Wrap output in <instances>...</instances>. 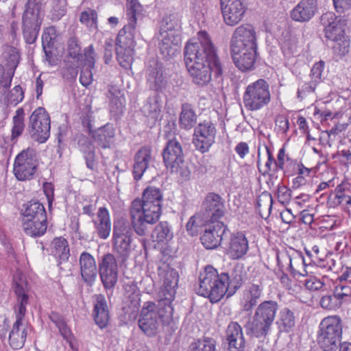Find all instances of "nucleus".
Listing matches in <instances>:
<instances>
[{
    "label": "nucleus",
    "mask_w": 351,
    "mask_h": 351,
    "mask_svg": "<svg viewBox=\"0 0 351 351\" xmlns=\"http://www.w3.org/2000/svg\"><path fill=\"white\" fill-rule=\"evenodd\" d=\"M143 5L138 0H127L126 16L129 23H136L137 19L143 15Z\"/></svg>",
    "instance_id": "obj_47"
},
{
    "label": "nucleus",
    "mask_w": 351,
    "mask_h": 351,
    "mask_svg": "<svg viewBox=\"0 0 351 351\" xmlns=\"http://www.w3.org/2000/svg\"><path fill=\"white\" fill-rule=\"evenodd\" d=\"M29 287L25 281L16 282L14 292L17 298V308H15L16 321L9 334V344L14 350L21 349L26 341L29 327L24 322L26 305L29 301Z\"/></svg>",
    "instance_id": "obj_3"
},
{
    "label": "nucleus",
    "mask_w": 351,
    "mask_h": 351,
    "mask_svg": "<svg viewBox=\"0 0 351 351\" xmlns=\"http://www.w3.org/2000/svg\"><path fill=\"white\" fill-rule=\"evenodd\" d=\"M184 58L193 82L199 86H205L210 81L212 72L217 77L222 75L223 68L216 48L205 31L198 32L197 40H191L186 44Z\"/></svg>",
    "instance_id": "obj_1"
},
{
    "label": "nucleus",
    "mask_w": 351,
    "mask_h": 351,
    "mask_svg": "<svg viewBox=\"0 0 351 351\" xmlns=\"http://www.w3.org/2000/svg\"><path fill=\"white\" fill-rule=\"evenodd\" d=\"M82 123L84 128H86L88 132H91L93 128L94 122L93 112L89 106H86L83 110L81 116Z\"/></svg>",
    "instance_id": "obj_58"
},
{
    "label": "nucleus",
    "mask_w": 351,
    "mask_h": 351,
    "mask_svg": "<svg viewBox=\"0 0 351 351\" xmlns=\"http://www.w3.org/2000/svg\"><path fill=\"white\" fill-rule=\"evenodd\" d=\"M9 101L12 104H17L22 101L24 97V93L20 86H16L9 94Z\"/></svg>",
    "instance_id": "obj_64"
},
{
    "label": "nucleus",
    "mask_w": 351,
    "mask_h": 351,
    "mask_svg": "<svg viewBox=\"0 0 351 351\" xmlns=\"http://www.w3.org/2000/svg\"><path fill=\"white\" fill-rule=\"evenodd\" d=\"M146 79L150 89L160 91L165 88L167 77L164 75L162 64L157 60L150 62L146 71Z\"/></svg>",
    "instance_id": "obj_22"
},
{
    "label": "nucleus",
    "mask_w": 351,
    "mask_h": 351,
    "mask_svg": "<svg viewBox=\"0 0 351 351\" xmlns=\"http://www.w3.org/2000/svg\"><path fill=\"white\" fill-rule=\"evenodd\" d=\"M273 199L270 194H263L257 199L256 209L262 217H268L272 209Z\"/></svg>",
    "instance_id": "obj_50"
},
{
    "label": "nucleus",
    "mask_w": 351,
    "mask_h": 351,
    "mask_svg": "<svg viewBox=\"0 0 351 351\" xmlns=\"http://www.w3.org/2000/svg\"><path fill=\"white\" fill-rule=\"evenodd\" d=\"M228 279L226 272L219 274L215 268L208 265L199 276L197 293L208 298L212 303L217 302L227 294L225 282Z\"/></svg>",
    "instance_id": "obj_4"
},
{
    "label": "nucleus",
    "mask_w": 351,
    "mask_h": 351,
    "mask_svg": "<svg viewBox=\"0 0 351 351\" xmlns=\"http://www.w3.org/2000/svg\"><path fill=\"white\" fill-rule=\"evenodd\" d=\"M132 226V222L124 218H120L114 221L112 250L120 267L125 265L133 250Z\"/></svg>",
    "instance_id": "obj_5"
},
{
    "label": "nucleus",
    "mask_w": 351,
    "mask_h": 351,
    "mask_svg": "<svg viewBox=\"0 0 351 351\" xmlns=\"http://www.w3.org/2000/svg\"><path fill=\"white\" fill-rule=\"evenodd\" d=\"M248 241L245 236L241 232L234 234L230 241L228 254L233 260L242 258L248 250Z\"/></svg>",
    "instance_id": "obj_30"
},
{
    "label": "nucleus",
    "mask_w": 351,
    "mask_h": 351,
    "mask_svg": "<svg viewBox=\"0 0 351 351\" xmlns=\"http://www.w3.org/2000/svg\"><path fill=\"white\" fill-rule=\"evenodd\" d=\"M42 6V0H28L23 19L34 21H42L40 15Z\"/></svg>",
    "instance_id": "obj_45"
},
{
    "label": "nucleus",
    "mask_w": 351,
    "mask_h": 351,
    "mask_svg": "<svg viewBox=\"0 0 351 351\" xmlns=\"http://www.w3.org/2000/svg\"><path fill=\"white\" fill-rule=\"evenodd\" d=\"M271 326L253 316L252 320L247 321L244 328L247 336L256 338H265L271 330Z\"/></svg>",
    "instance_id": "obj_34"
},
{
    "label": "nucleus",
    "mask_w": 351,
    "mask_h": 351,
    "mask_svg": "<svg viewBox=\"0 0 351 351\" xmlns=\"http://www.w3.org/2000/svg\"><path fill=\"white\" fill-rule=\"evenodd\" d=\"M22 219L46 217L47 213L44 206L38 201L32 200L23 205L21 209Z\"/></svg>",
    "instance_id": "obj_40"
},
{
    "label": "nucleus",
    "mask_w": 351,
    "mask_h": 351,
    "mask_svg": "<svg viewBox=\"0 0 351 351\" xmlns=\"http://www.w3.org/2000/svg\"><path fill=\"white\" fill-rule=\"evenodd\" d=\"M8 57H10L8 59L9 69L7 71H5L4 67L0 64V88H8L10 86L14 74V70L18 65L20 56L15 49H12Z\"/></svg>",
    "instance_id": "obj_31"
},
{
    "label": "nucleus",
    "mask_w": 351,
    "mask_h": 351,
    "mask_svg": "<svg viewBox=\"0 0 351 351\" xmlns=\"http://www.w3.org/2000/svg\"><path fill=\"white\" fill-rule=\"evenodd\" d=\"M22 226L24 232L33 237L43 235L47 228V217L43 218L22 219Z\"/></svg>",
    "instance_id": "obj_32"
},
{
    "label": "nucleus",
    "mask_w": 351,
    "mask_h": 351,
    "mask_svg": "<svg viewBox=\"0 0 351 351\" xmlns=\"http://www.w3.org/2000/svg\"><path fill=\"white\" fill-rule=\"evenodd\" d=\"M56 38V31L53 27H49L45 29L42 35V45L43 49H50L54 44Z\"/></svg>",
    "instance_id": "obj_57"
},
{
    "label": "nucleus",
    "mask_w": 351,
    "mask_h": 351,
    "mask_svg": "<svg viewBox=\"0 0 351 351\" xmlns=\"http://www.w3.org/2000/svg\"><path fill=\"white\" fill-rule=\"evenodd\" d=\"M217 130L215 125L204 121L195 128L193 143L195 148L202 153L208 152L215 141Z\"/></svg>",
    "instance_id": "obj_14"
},
{
    "label": "nucleus",
    "mask_w": 351,
    "mask_h": 351,
    "mask_svg": "<svg viewBox=\"0 0 351 351\" xmlns=\"http://www.w3.org/2000/svg\"><path fill=\"white\" fill-rule=\"evenodd\" d=\"M228 344L227 351H245V339L244 337L226 341Z\"/></svg>",
    "instance_id": "obj_61"
},
{
    "label": "nucleus",
    "mask_w": 351,
    "mask_h": 351,
    "mask_svg": "<svg viewBox=\"0 0 351 351\" xmlns=\"http://www.w3.org/2000/svg\"><path fill=\"white\" fill-rule=\"evenodd\" d=\"M244 337L243 328L237 322H230L225 331L226 341Z\"/></svg>",
    "instance_id": "obj_54"
},
{
    "label": "nucleus",
    "mask_w": 351,
    "mask_h": 351,
    "mask_svg": "<svg viewBox=\"0 0 351 351\" xmlns=\"http://www.w3.org/2000/svg\"><path fill=\"white\" fill-rule=\"evenodd\" d=\"M114 134L113 126L108 123L99 128L94 134L93 138L98 145L106 149L110 147L114 137Z\"/></svg>",
    "instance_id": "obj_41"
},
{
    "label": "nucleus",
    "mask_w": 351,
    "mask_h": 351,
    "mask_svg": "<svg viewBox=\"0 0 351 351\" xmlns=\"http://www.w3.org/2000/svg\"><path fill=\"white\" fill-rule=\"evenodd\" d=\"M235 66L242 71L252 70L256 60L257 49H245L237 54L230 51Z\"/></svg>",
    "instance_id": "obj_28"
},
{
    "label": "nucleus",
    "mask_w": 351,
    "mask_h": 351,
    "mask_svg": "<svg viewBox=\"0 0 351 351\" xmlns=\"http://www.w3.org/2000/svg\"><path fill=\"white\" fill-rule=\"evenodd\" d=\"M38 166V161L36 151L27 148L16 156L13 173L19 181L30 180L33 179Z\"/></svg>",
    "instance_id": "obj_11"
},
{
    "label": "nucleus",
    "mask_w": 351,
    "mask_h": 351,
    "mask_svg": "<svg viewBox=\"0 0 351 351\" xmlns=\"http://www.w3.org/2000/svg\"><path fill=\"white\" fill-rule=\"evenodd\" d=\"M342 335L341 319L338 316L325 317L319 324L317 343L324 351L340 349Z\"/></svg>",
    "instance_id": "obj_6"
},
{
    "label": "nucleus",
    "mask_w": 351,
    "mask_h": 351,
    "mask_svg": "<svg viewBox=\"0 0 351 351\" xmlns=\"http://www.w3.org/2000/svg\"><path fill=\"white\" fill-rule=\"evenodd\" d=\"M92 222L97 236L100 239H106L109 237L111 231V222L110 213L106 207L99 208L96 217L93 218Z\"/></svg>",
    "instance_id": "obj_25"
},
{
    "label": "nucleus",
    "mask_w": 351,
    "mask_h": 351,
    "mask_svg": "<svg viewBox=\"0 0 351 351\" xmlns=\"http://www.w3.org/2000/svg\"><path fill=\"white\" fill-rule=\"evenodd\" d=\"M181 27V19L178 13L165 15L160 24L161 30L165 32L179 30Z\"/></svg>",
    "instance_id": "obj_46"
},
{
    "label": "nucleus",
    "mask_w": 351,
    "mask_h": 351,
    "mask_svg": "<svg viewBox=\"0 0 351 351\" xmlns=\"http://www.w3.org/2000/svg\"><path fill=\"white\" fill-rule=\"evenodd\" d=\"M94 298V319L100 328H104L107 326L110 318L107 300L101 294L95 295Z\"/></svg>",
    "instance_id": "obj_27"
},
{
    "label": "nucleus",
    "mask_w": 351,
    "mask_h": 351,
    "mask_svg": "<svg viewBox=\"0 0 351 351\" xmlns=\"http://www.w3.org/2000/svg\"><path fill=\"white\" fill-rule=\"evenodd\" d=\"M282 257L287 261L288 268L293 276H305L308 274L307 265L301 252L290 248Z\"/></svg>",
    "instance_id": "obj_23"
},
{
    "label": "nucleus",
    "mask_w": 351,
    "mask_h": 351,
    "mask_svg": "<svg viewBox=\"0 0 351 351\" xmlns=\"http://www.w3.org/2000/svg\"><path fill=\"white\" fill-rule=\"evenodd\" d=\"M154 234L158 242L170 241L173 236L171 228L167 221H161L158 223L154 229Z\"/></svg>",
    "instance_id": "obj_51"
},
{
    "label": "nucleus",
    "mask_w": 351,
    "mask_h": 351,
    "mask_svg": "<svg viewBox=\"0 0 351 351\" xmlns=\"http://www.w3.org/2000/svg\"><path fill=\"white\" fill-rule=\"evenodd\" d=\"M295 313L286 307L280 311L276 324L280 332H289L295 327Z\"/></svg>",
    "instance_id": "obj_36"
},
{
    "label": "nucleus",
    "mask_w": 351,
    "mask_h": 351,
    "mask_svg": "<svg viewBox=\"0 0 351 351\" xmlns=\"http://www.w3.org/2000/svg\"><path fill=\"white\" fill-rule=\"evenodd\" d=\"M162 159L165 166L170 171H178L180 165H183L184 160L182 146L176 138L167 142L162 151Z\"/></svg>",
    "instance_id": "obj_18"
},
{
    "label": "nucleus",
    "mask_w": 351,
    "mask_h": 351,
    "mask_svg": "<svg viewBox=\"0 0 351 351\" xmlns=\"http://www.w3.org/2000/svg\"><path fill=\"white\" fill-rule=\"evenodd\" d=\"M134 159L140 162L144 166L148 168L149 162L152 159V150L149 147H143L136 152Z\"/></svg>",
    "instance_id": "obj_59"
},
{
    "label": "nucleus",
    "mask_w": 351,
    "mask_h": 351,
    "mask_svg": "<svg viewBox=\"0 0 351 351\" xmlns=\"http://www.w3.org/2000/svg\"><path fill=\"white\" fill-rule=\"evenodd\" d=\"M334 292L342 303L348 297L351 296V287L347 285H339L335 287Z\"/></svg>",
    "instance_id": "obj_62"
},
{
    "label": "nucleus",
    "mask_w": 351,
    "mask_h": 351,
    "mask_svg": "<svg viewBox=\"0 0 351 351\" xmlns=\"http://www.w3.org/2000/svg\"><path fill=\"white\" fill-rule=\"evenodd\" d=\"M162 104L158 95H154L147 98L142 107L143 113L152 120L154 123L161 119Z\"/></svg>",
    "instance_id": "obj_37"
},
{
    "label": "nucleus",
    "mask_w": 351,
    "mask_h": 351,
    "mask_svg": "<svg viewBox=\"0 0 351 351\" xmlns=\"http://www.w3.org/2000/svg\"><path fill=\"white\" fill-rule=\"evenodd\" d=\"M325 67V62L320 60L316 62L312 67L310 73L311 80L319 84L322 81V75Z\"/></svg>",
    "instance_id": "obj_60"
},
{
    "label": "nucleus",
    "mask_w": 351,
    "mask_h": 351,
    "mask_svg": "<svg viewBox=\"0 0 351 351\" xmlns=\"http://www.w3.org/2000/svg\"><path fill=\"white\" fill-rule=\"evenodd\" d=\"M93 54L94 51L92 47H90L84 53L85 65L83 66L81 71L80 81V83L85 87H87L88 85H90L93 81V73L91 69L93 68L95 64Z\"/></svg>",
    "instance_id": "obj_39"
},
{
    "label": "nucleus",
    "mask_w": 351,
    "mask_h": 351,
    "mask_svg": "<svg viewBox=\"0 0 351 351\" xmlns=\"http://www.w3.org/2000/svg\"><path fill=\"white\" fill-rule=\"evenodd\" d=\"M319 304L324 309L335 311L340 308L342 304L335 294V292H333V294L322 295L320 298Z\"/></svg>",
    "instance_id": "obj_53"
},
{
    "label": "nucleus",
    "mask_w": 351,
    "mask_h": 351,
    "mask_svg": "<svg viewBox=\"0 0 351 351\" xmlns=\"http://www.w3.org/2000/svg\"><path fill=\"white\" fill-rule=\"evenodd\" d=\"M53 17L59 20L66 13V1L64 0H58L52 8Z\"/></svg>",
    "instance_id": "obj_63"
},
{
    "label": "nucleus",
    "mask_w": 351,
    "mask_h": 351,
    "mask_svg": "<svg viewBox=\"0 0 351 351\" xmlns=\"http://www.w3.org/2000/svg\"><path fill=\"white\" fill-rule=\"evenodd\" d=\"M79 264L82 280L86 285H92L97 274L95 258L90 253L83 252L80 256Z\"/></svg>",
    "instance_id": "obj_24"
},
{
    "label": "nucleus",
    "mask_w": 351,
    "mask_h": 351,
    "mask_svg": "<svg viewBox=\"0 0 351 351\" xmlns=\"http://www.w3.org/2000/svg\"><path fill=\"white\" fill-rule=\"evenodd\" d=\"M158 308L154 302H147L141 310L138 326L141 330L147 336L155 335L160 326V321H167L172 318L173 313L168 316L166 305H160L158 302Z\"/></svg>",
    "instance_id": "obj_7"
},
{
    "label": "nucleus",
    "mask_w": 351,
    "mask_h": 351,
    "mask_svg": "<svg viewBox=\"0 0 351 351\" xmlns=\"http://www.w3.org/2000/svg\"><path fill=\"white\" fill-rule=\"evenodd\" d=\"M162 199V193L159 188L147 186L143 191L141 199L136 198L132 201L130 215L132 228L138 235H146L149 226L158 221Z\"/></svg>",
    "instance_id": "obj_2"
},
{
    "label": "nucleus",
    "mask_w": 351,
    "mask_h": 351,
    "mask_svg": "<svg viewBox=\"0 0 351 351\" xmlns=\"http://www.w3.org/2000/svg\"><path fill=\"white\" fill-rule=\"evenodd\" d=\"M263 276L261 275L257 279L254 278L251 283L243 291V298L241 300V309L245 312H251L256 306L263 291Z\"/></svg>",
    "instance_id": "obj_19"
},
{
    "label": "nucleus",
    "mask_w": 351,
    "mask_h": 351,
    "mask_svg": "<svg viewBox=\"0 0 351 351\" xmlns=\"http://www.w3.org/2000/svg\"><path fill=\"white\" fill-rule=\"evenodd\" d=\"M136 33V23L128 22L119 30L117 38V58L119 64L125 69L130 67L134 60Z\"/></svg>",
    "instance_id": "obj_8"
},
{
    "label": "nucleus",
    "mask_w": 351,
    "mask_h": 351,
    "mask_svg": "<svg viewBox=\"0 0 351 351\" xmlns=\"http://www.w3.org/2000/svg\"><path fill=\"white\" fill-rule=\"evenodd\" d=\"M80 21L89 27L97 28V14L94 10L87 9L81 13Z\"/></svg>",
    "instance_id": "obj_55"
},
{
    "label": "nucleus",
    "mask_w": 351,
    "mask_h": 351,
    "mask_svg": "<svg viewBox=\"0 0 351 351\" xmlns=\"http://www.w3.org/2000/svg\"><path fill=\"white\" fill-rule=\"evenodd\" d=\"M119 262L114 254L108 253L99 263V274L106 289L113 288L117 282Z\"/></svg>",
    "instance_id": "obj_16"
},
{
    "label": "nucleus",
    "mask_w": 351,
    "mask_h": 351,
    "mask_svg": "<svg viewBox=\"0 0 351 351\" xmlns=\"http://www.w3.org/2000/svg\"><path fill=\"white\" fill-rule=\"evenodd\" d=\"M227 276L228 279L225 284L227 287V297L230 298L241 288L245 282V272L242 267L237 266L230 275L227 273Z\"/></svg>",
    "instance_id": "obj_33"
},
{
    "label": "nucleus",
    "mask_w": 351,
    "mask_h": 351,
    "mask_svg": "<svg viewBox=\"0 0 351 351\" xmlns=\"http://www.w3.org/2000/svg\"><path fill=\"white\" fill-rule=\"evenodd\" d=\"M51 121L46 110L37 108L29 117L28 131L31 138L40 143H45L50 136Z\"/></svg>",
    "instance_id": "obj_12"
},
{
    "label": "nucleus",
    "mask_w": 351,
    "mask_h": 351,
    "mask_svg": "<svg viewBox=\"0 0 351 351\" xmlns=\"http://www.w3.org/2000/svg\"><path fill=\"white\" fill-rule=\"evenodd\" d=\"M49 318L58 328L61 335L69 343L70 347L73 350H76L73 345V335L66 324L63 317L56 312H51L49 315Z\"/></svg>",
    "instance_id": "obj_38"
},
{
    "label": "nucleus",
    "mask_w": 351,
    "mask_h": 351,
    "mask_svg": "<svg viewBox=\"0 0 351 351\" xmlns=\"http://www.w3.org/2000/svg\"><path fill=\"white\" fill-rule=\"evenodd\" d=\"M190 351H218L216 348V341L213 338L205 337L193 342L190 346Z\"/></svg>",
    "instance_id": "obj_49"
},
{
    "label": "nucleus",
    "mask_w": 351,
    "mask_h": 351,
    "mask_svg": "<svg viewBox=\"0 0 351 351\" xmlns=\"http://www.w3.org/2000/svg\"><path fill=\"white\" fill-rule=\"evenodd\" d=\"M278 309V304L274 300H265L261 302L255 310L254 317L271 326Z\"/></svg>",
    "instance_id": "obj_29"
},
{
    "label": "nucleus",
    "mask_w": 351,
    "mask_h": 351,
    "mask_svg": "<svg viewBox=\"0 0 351 351\" xmlns=\"http://www.w3.org/2000/svg\"><path fill=\"white\" fill-rule=\"evenodd\" d=\"M226 230L223 222L205 223L204 232L200 238L202 245L206 249L216 248L220 245Z\"/></svg>",
    "instance_id": "obj_21"
},
{
    "label": "nucleus",
    "mask_w": 351,
    "mask_h": 351,
    "mask_svg": "<svg viewBox=\"0 0 351 351\" xmlns=\"http://www.w3.org/2000/svg\"><path fill=\"white\" fill-rule=\"evenodd\" d=\"M197 121V115L194 106L189 103H184L181 106L179 117V125L182 129L189 130L193 128Z\"/></svg>",
    "instance_id": "obj_35"
},
{
    "label": "nucleus",
    "mask_w": 351,
    "mask_h": 351,
    "mask_svg": "<svg viewBox=\"0 0 351 351\" xmlns=\"http://www.w3.org/2000/svg\"><path fill=\"white\" fill-rule=\"evenodd\" d=\"M316 10V0H302L291 10V17L295 21L306 22L315 15Z\"/></svg>",
    "instance_id": "obj_26"
},
{
    "label": "nucleus",
    "mask_w": 351,
    "mask_h": 351,
    "mask_svg": "<svg viewBox=\"0 0 351 351\" xmlns=\"http://www.w3.org/2000/svg\"><path fill=\"white\" fill-rule=\"evenodd\" d=\"M321 23L324 27L325 37L331 41H341L345 35V22L332 12L322 14Z\"/></svg>",
    "instance_id": "obj_20"
},
{
    "label": "nucleus",
    "mask_w": 351,
    "mask_h": 351,
    "mask_svg": "<svg viewBox=\"0 0 351 351\" xmlns=\"http://www.w3.org/2000/svg\"><path fill=\"white\" fill-rule=\"evenodd\" d=\"M42 21L23 19V34L25 42L33 44L38 36Z\"/></svg>",
    "instance_id": "obj_43"
},
{
    "label": "nucleus",
    "mask_w": 351,
    "mask_h": 351,
    "mask_svg": "<svg viewBox=\"0 0 351 351\" xmlns=\"http://www.w3.org/2000/svg\"><path fill=\"white\" fill-rule=\"evenodd\" d=\"M24 128V111L22 108H19L16 112V115L13 117L12 138H16L21 136Z\"/></svg>",
    "instance_id": "obj_52"
},
{
    "label": "nucleus",
    "mask_w": 351,
    "mask_h": 351,
    "mask_svg": "<svg viewBox=\"0 0 351 351\" xmlns=\"http://www.w3.org/2000/svg\"><path fill=\"white\" fill-rule=\"evenodd\" d=\"M224 23L235 26L243 19L247 10L245 0H220Z\"/></svg>",
    "instance_id": "obj_17"
},
{
    "label": "nucleus",
    "mask_w": 351,
    "mask_h": 351,
    "mask_svg": "<svg viewBox=\"0 0 351 351\" xmlns=\"http://www.w3.org/2000/svg\"><path fill=\"white\" fill-rule=\"evenodd\" d=\"M318 84L313 82V81H309L308 82H304L300 86H299L297 91L298 98L302 101L305 99L308 95L312 94L315 92L316 87Z\"/></svg>",
    "instance_id": "obj_56"
},
{
    "label": "nucleus",
    "mask_w": 351,
    "mask_h": 351,
    "mask_svg": "<svg viewBox=\"0 0 351 351\" xmlns=\"http://www.w3.org/2000/svg\"><path fill=\"white\" fill-rule=\"evenodd\" d=\"M270 101L269 84L264 79H258L250 84L243 95L244 106L250 111L258 110L266 106Z\"/></svg>",
    "instance_id": "obj_10"
},
{
    "label": "nucleus",
    "mask_w": 351,
    "mask_h": 351,
    "mask_svg": "<svg viewBox=\"0 0 351 351\" xmlns=\"http://www.w3.org/2000/svg\"><path fill=\"white\" fill-rule=\"evenodd\" d=\"M158 274L163 280L161 288L163 298L160 300V305H166V312L167 315L170 316L173 312L171 302L174 300L176 293L179 275L176 269L171 268L166 262L162 261L158 264Z\"/></svg>",
    "instance_id": "obj_9"
},
{
    "label": "nucleus",
    "mask_w": 351,
    "mask_h": 351,
    "mask_svg": "<svg viewBox=\"0 0 351 351\" xmlns=\"http://www.w3.org/2000/svg\"><path fill=\"white\" fill-rule=\"evenodd\" d=\"M202 207V217L204 223L221 222L219 219L224 215L225 206L220 195L214 193H208L205 197Z\"/></svg>",
    "instance_id": "obj_15"
},
{
    "label": "nucleus",
    "mask_w": 351,
    "mask_h": 351,
    "mask_svg": "<svg viewBox=\"0 0 351 351\" xmlns=\"http://www.w3.org/2000/svg\"><path fill=\"white\" fill-rule=\"evenodd\" d=\"M51 252L62 261H67L70 256L67 241L62 237L54 239L51 244Z\"/></svg>",
    "instance_id": "obj_44"
},
{
    "label": "nucleus",
    "mask_w": 351,
    "mask_h": 351,
    "mask_svg": "<svg viewBox=\"0 0 351 351\" xmlns=\"http://www.w3.org/2000/svg\"><path fill=\"white\" fill-rule=\"evenodd\" d=\"M140 295V291L136 286L129 287L124 300V309L131 312L138 311L141 305Z\"/></svg>",
    "instance_id": "obj_42"
},
{
    "label": "nucleus",
    "mask_w": 351,
    "mask_h": 351,
    "mask_svg": "<svg viewBox=\"0 0 351 351\" xmlns=\"http://www.w3.org/2000/svg\"><path fill=\"white\" fill-rule=\"evenodd\" d=\"M159 50L164 58L169 59L176 56L178 50V46L174 44L167 35L160 42Z\"/></svg>",
    "instance_id": "obj_48"
},
{
    "label": "nucleus",
    "mask_w": 351,
    "mask_h": 351,
    "mask_svg": "<svg viewBox=\"0 0 351 351\" xmlns=\"http://www.w3.org/2000/svg\"><path fill=\"white\" fill-rule=\"evenodd\" d=\"M230 51L237 54L245 49H257V36L255 28L250 24L237 27L230 39Z\"/></svg>",
    "instance_id": "obj_13"
}]
</instances>
